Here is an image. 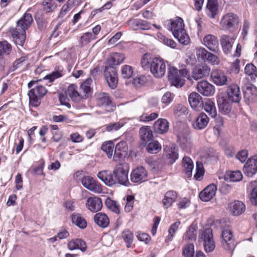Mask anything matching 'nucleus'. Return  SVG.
<instances>
[{
	"label": "nucleus",
	"mask_w": 257,
	"mask_h": 257,
	"mask_svg": "<svg viewBox=\"0 0 257 257\" xmlns=\"http://www.w3.org/2000/svg\"><path fill=\"white\" fill-rule=\"evenodd\" d=\"M33 21L31 14L26 13L17 22L15 29L10 30L16 45L22 46L26 39V30L30 27Z\"/></svg>",
	"instance_id": "obj_1"
},
{
	"label": "nucleus",
	"mask_w": 257,
	"mask_h": 257,
	"mask_svg": "<svg viewBox=\"0 0 257 257\" xmlns=\"http://www.w3.org/2000/svg\"><path fill=\"white\" fill-rule=\"evenodd\" d=\"M41 81H31L28 84V87L30 88L28 92L30 104L34 107L38 106L41 103V98L47 93V89L42 85L39 84Z\"/></svg>",
	"instance_id": "obj_2"
},
{
	"label": "nucleus",
	"mask_w": 257,
	"mask_h": 257,
	"mask_svg": "<svg viewBox=\"0 0 257 257\" xmlns=\"http://www.w3.org/2000/svg\"><path fill=\"white\" fill-rule=\"evenodd\" d=\"M168 77L171 85L181 88L185 84V78L188 74L186 69H178L174 66L168 69Z\"/></svg>",
	"instance_id": "obj_3"
},
{
	"label": "nucleus",
	"mask_w": 257,
	"mask_h": 257,
	"mask_svg": "<svg viewBox=\"0 0 257 257\" xmlns=\"http://www.w3.org/2000/svg\"><path fill=\"white\" fill-rule=\"evenodd\" d=\"M198 240L203 242L204 249L206 252H210L214 250L215 244L211 228L200 230Z\"/></svg>",
	"instance_id": "obj_4"
},
{
	"label": "nucleus",
	"mask_w": 257,
	"mask_h": 257,
	"mask_svg": "<svg viewBox=\"0 0 257 257\" xmlns=\"http://www.w3.org/2000/svg\"><path fill=\"white\" fill-rule=\"evenodd\" d=\"M130 169L129 165L127 163H120L115 166L113 174L116 179V183L125 186H127L129 184L128 173Z\"/></svg>",
	"instance_id": "obj_5"
},
{
	"label": "nucleus",
	"mask_w": 257,
	"mask_h": 257,
	"mask_svg": "<svg viewBox=\"0 0 257 257\" xmlns=\"http://www.w3.org/2000/svg\"><path fill=\"white\" fill-rule=\"evenodd\" d=\"M150 68L151 73L155 77L160 78L166 73V66L162 58L155 57L151 61Z\"/></svg>",
	"instance_id": "obj_6"
},
{
	"label": "nucleus",
	"mask_w": 257,
	"mask_h": 257,
	"mask_svg": "<svg viewBox=\"0 0 257 257\" xmlns=\"http://www.w3.org/2000/svg\"><path fill=\"white\" fill-rule=\"evenodd\" d=\"M239 22V18L236 14L229 13L222 17L220 24L223 28L232 31L237 28Z\"/></svg>",
	"instance_id": "obj_7"
},
{
	"label": "nucleus",
	"mask_w": 257,
	"mask_h": 257,
	"mask_svg": "<svg viewBox=\"0 0 257 257\" xmlns=\"http://www.w3.org/2000/svg\"><path fill=\"white\" fill-rule=\"evenodd\" d=\"M221 245L226 250L232 251L235 247V243L233 238L232 231L229 229H224L222 231Z\"/></svg>",
	"instance_id": "obj_8"
},
{
	"label": "nucleus",
	"mask_w": 257,
	"mask_h": 257,
	"mask_svg": "<svg viewBox=\"0 0 257 257\" xmlns=\"http://www.w3.org/2000/svg\"><path fill=\"white\" fill-rule=\"evenodd\" d=\"M81 183L85 188L95 193L102 192V185L90 176H84L81 180Z\"/></svg>",
	"instance_id": "obj_9"
},
{
	"label": "nucleus",
	"mask_w": 257,
	"mask_h": 257,
	"mask_svg": "<svg viewBox=\"0 0 257 257\" xmlns=\"http://www.w3.org/2000/svg\"><path fill=\"white\" fill-rule=\"evenodd\" d=\"M148 178V172L142 166L136 167L131 174V180L136 183H141L146 181Z\"/></svg>",
	"instance_id": "obj_10"
},
{
	"label": "nucleus",
	"mask_w": 257,
	"mask_h": 257,
	"mask_svg": "<svg viewBox=\"0 0 257 257\" xmlns=\"http://www.w3.org/2000/svg\"><path fill=\"white\" fill-rule=\"evenodd\" d=\"M104 75L109 87L111 89L115 88L117 84V75L115 68L112 66L106 67Z\"/></svg>",
	"instance_id": "obj_11"
},
{
	"label": "nucleus",
	"mask_w": 257,
	"mask_h": 257,
	"mask_svg": "<svg viewBox=\"0 0 257 257\" xmlns=\"http://www.w3.org/2000/svg\"><path fill=\"white\" fill-rule=\"evenodd\" d=\"M197 91L204 96H212L215 93V87L207 81H201L197 83Z\"/></svg>",
	"instance_id": "obj_12"
},
{
	"label": "nucleus",
	"mask_w": 257,
	"mask_h": 257,
	"mask_svg": "<svg viewBox=\"0 0 257 257\" xmlns=\"http://www.w3.org/2000/svg\"><path fill=\"white\" fill-rule=\"evenodd\" d=\"M244 174L251 177L257 172V156L249 158L245 164L243 168Z\"/></svg>",
	"instance_id": "obj_13"
},
{
	"label": "nucleus",
	"mask_w": 257,
	"mask_h": 257,
	"mask_svg": "<svg viewBox=\"0 0 257 257\" xmlns=\"http://www.w3.org/2000/svg\"><path fill=\"white\" fill-rule=\"evenodd\" d=\"M211 77L213 82L219 86L227 84L230 80L223 71L217 69L212 71Z\"/></svg>",
	"instance_id": "obj_14"
},
{
	"label": "nucleus",
	"mask_w": 257,
	"mask_h": 257,
	"mask_svg": "<svg viewBox=\"0 0 257 257\" xmlns=\"http://www.w3.org/2000/svg\"><path fill=\"white\" fill-rule=\"evenodd\" d=\"M243 97L245 102L249 104L257 99L256 88L252 84H248L246 86L243 90Z\"/></svg>",
	"instance_id": "obj_15"
},
{
	"label": "nucleus",
	"mask_w": 257,
	"mask_h": 257,
	"mask_svg": "<svg viewBox=\"0 0 257 257\" xmlns=\"http://www.w3.org/2000/svg\"><path fill=\"white\" fill-rule=\"evenodd\" d=\"M97 105L104 108L112 106V102L109 95L105 92H98L95 94Z\"/></svg>",
	"instance_id": "obj_16"
},
{
	"label": "nucleus",
	"mask_w": 257,
	"mask_h": 257,
	"mask_svg": "<svg viewBox=\"0 0 257 257\" xmlns=\"http://www.w3.org/2000/svg\"><path fill=\"white\" fill-rule=\"evenodd\" d=\"M231 100L227 96H220L217 99L219 111L224 114H228L231 110Z\"/></svg>",
	"instance_id": "obj_17"
},
{
	"label": "nucleus",
	"mask_w": 257,
	"mask_h": 257,
	"mask_svg": "<svg viewBox=\"0 0 257 257\" xmlns=\"http://www.w3.org/2000/svg\"><path fill=\"white\" fill-rule=\"evenodd\" d=\"M127 146L125 142L122 141L117 143L114 151L113 160L118 161L124 158L127 154Z\"/></svg>",
	"instance_id": "obj_18"
},
{
	"label": "nucleus",
	"mask_w": 257,
	"mask_h": 257,
	"mask_svg": "<svg viewBox=\"0 0 257 257\" xmlns=\"http://www.w3.org/2000/svg\"><path fill=\"white\" fill-rule=\"evenodd\" d=\"M227 96L231 102H239L241 99L239 87L236 84H233L228 86L227 89Z\"/></svg>",
	"instance_id": "obj_19"
},
{
	"label": "nucleus",
	"mask_w": 257,
	"mask_h": 257,
	"mask_svg": "<svg viewBox=\"0 0 257 257\" xmlns=\"http://www.w3.org/2000/svg\"><path fill=\"white\" fill-rule=\"evenodd\" d=\"M110 171L104 170L98 172L97 177L106 185L112 186L116 183V179Z\"/></svg>",
	"instance_id": "obj_20"
},
{
	"label": "nucleus",
	"mask_w": 257,
	"mask_h": 257,
	"mask_svg": "<svg viewBox=\"0 0 257 257\" xmlns=\"http://www.w3.org/2000/svg\"><path fill=\"white\" fill-rule=\"evenodd\" d=\"M216 186L214 184L208 185L199 194L200 199L205 202L210 200L215 196L216 192Z\"/></svg>",
	"instance_id": "obj_21"
},
{
	"label": "nucleus",
	"mask_w": 257,
	"mask_h": 257,
	"mask_svg": "<svg viewBox=\"0 0 257 257\" xmlns=\"http://www.w3.org/2000/svg\"><path fill=\"white\" fill-rule=\"evenodd\" d=\"M86 205L90 211L96 212L101 210L102 203L100 198L95 196L91 197L87 199Z\"/></svg>",
	"instance_id": "obj_22"
},
{
	"label": "nucleus",
	"mask_w": 257,
	"mask_h": 257,
	"mask_svg": "<svg viewBox=\"0 0 257 257\" xmlns=\"http://www.w3.org/2000/svg\"><path fill=\"white\" fill-rule=\"evenodd\" d=\"M234 38L228 35H224L221 37L220 43L223 52L225 54H231Z\"/></svg>",
	"instance_id": "obj_23"
},
{
	"label": "nucleus",
	"mask_w": 257,
	"mask_h": 257,
	"mask_svg": "<svg viewBox=\"0 0 257 257\" xmlns=\"http://www.w3.org/2000/svg\"><path fill=\"white\" fill-rule=\"evenodd\" d=\"M203 44L210 51L216 53L218 52V42L217 38L213 35L208 34L203 39Z\"/></svg>",
	"instance_id": "obj_24"
},
{
	"label": "nucleus",
	"mask_w": 257,
	"mask_h": 257,
	"mask_svg": "<svg viewBox=\"0 0 257 257\" xmlns=\"http://www.w3.org/2000/svg\"><path fill=\"white\" fill-rule=\"evenodd\" d=\"M210 71V68L206 65H197L193 70L192 77L195 80L201 79L208 76Z\"/></svg>",
	"instance_id": "obj_25"
},
{
	"label": "nucleus",
	"mask_w": 257,
	"mask_h": 257,
	"mask_svg": "<svg viewBox=\"0 0 257 257\" xmlns=\"http://www.w3.org/2000/svg\"><path fill=\"white\" fill-rule=\"evenodd\" d=\"M166 23L168 29L172 32L173 35L175 32H179L184 29L183 20L181 18L177 17L175 20H168Z\"/></svg>",
	"instance_id": "obj_26"
},
{
	"label": "nucleus",
	"mask_w": 257,
	"mask_h": 257,
	"mask_svg": "<svg viewBox=\"0 0 257 257\" xmlns=\"http://www.w3.org/2000/svg\"><path fill=\"white\" fill-rule=\"evenodd\" d=\"M128 24L134 30H146L151 29V24L147 21L140 19H131L128 21Z\"/></svg>",
	"instance_id": "obj_27"
},
{
	"label": "nucleus",
	"mask_w": 257,
	"mask_h": 257,
	"mask_svg": "<svg viewBox=\"0 0 257 257\" xmlns=\"http://www.w3.org/2000/svg\"><path fill=\"white\" fill-rule=\"evenodd\" d=\"M229 210L231 213L237 216L243 213L245 210V205L241 201L235 200L229 205Z\"/></svg>",
	"instance_id": "obj_28"
},
{
	"label": "nucleus",
	"mask_w": 257,
	"mask_h": 257,
	"mask_svg": "<svg viewBox=\"0 0 257 257\" xmlns=\"http://www.w3.org/2000/svg\"><path fill=\"white\" fill-rule=\"evenodd\" d=\"M67 247L70 250L80 249L82 252L86 250L87 246L85 242L80 238L73 239L67 244Z\"/></svg>",
	"instance_id": "obj_29"
},
{
	"label": "nucleus",
	"mask_w": 257,
	"mask_h": 257,
	"mask_svg": "<svg viewBox=\"0 0 257 257\" xmlns=\"http://www.w3.org/2000/svg\"><path fill=\"white\" fill-rule=\"evenodd\" d=\"M188 101L191 107L196 109L201 107L203 104L202 97L197 92H192L188 96Z\"/></svg>",
	"instance_id": "obj_30"
},
{
	"label": "nucleus",
	"mask_w": 257,
	"mask_h": 257,
	"mask_svg": "<svg viewBox=\"0 0 257 257\" xmlns=\"http://www.w3.org/2000/svg\"><path fill=\"white\" fill-rule=\"evenodd\" d=\"M209 122V117L204 112L199 113L193 123V126L195 129L201 130L204 128Z\"/></svg>",
	"instance_id": "obj_31"
},
{
	"label": "nucleus",
	"mask_w": 257,
	"mask_h": 257,
	"mask_svg": "<svg viewBox=\"0 0 257 257\" xmlns=\"http://www.w3.org/2000/svg\"><path fill=\"white\" fill-rule=\"evenodd\" d=\"M67 94L73 101L79 102L83 98L81 92H78L77 90V86L73 84H70L68 87Z\"/></svg>",
	"instance_id": "obj_32"
},
{
	"label": "nucleus",
	"mask_w": 257,
	"mask_h": 257,
	"mask_svg": "<svg viewBox=\"0 0 257 257\" xmlns=\"http://www.w3.org/2000/svg\"><path fill=\"white\" fill-rule=\"evenodd\" d=\"M206 13L211 18H215L218 13V5L217 0H208L206 6Z\"/></svg>",
	"instance_id": "obj_33"
},
{
	"label": "nucleus",
	"mask_w": 257,
	"mask_h": 257,
	"mask_svg": "<svg viewBox=\"0 0 257 257\" xmlns=\"http://www.w3.org/2000/svg\"><path fill=\"white\" fill-rule=\"evenodd\" d=\"M169 122L164 118H159L154 124L155 131L159 134L166 133L169 130Z\"/></svg>",
	"instance_id": "obj_34"
},
{
	"label": "nucleus",
	"mask_w": 257,
	"mask_h": 257,
	"mask_svg": "<svg viewBox=\"0 0 257 257\" xmlns=\"http://www.w3.org/2000/svg\"><path fill=\"white\" fill-rule=\"evenodd\" d=\"M139 134L141 140L146 143L150 141L153 138V132L149 126H144L141 127Z\"/></svg>",
	"instance_id": "obj_35"
},
{
	"label": "nucleus",
	"mask_w": 257,
	"mask_h": 257,
	"mask_svg": "<svg viewBox=\"0 0 257 257\" xmlns=\"http://www.w3.org/2000/svg\"><path fill=\"white\" fill-rule=\"evenodd\" d=\"M177 198V193L172 190L167 191L163 200L164 207L166 208L170 207L174 202Z\"/></svg>",
	"instance_id": "obj_36"
},
{
	"label": "nucleus",
	"mask_w": 257,
	"mask_h": 257,
	"mask_svg": "<svg viewBox=\"0 0 257 257\" xmlns=\"http://www.w3.org/2000/svg\"><path fill=\"white\" fill-rule=\"evenodd\" d=\"M204 110L207 112L211 117L215 118L217 116V111L215 104L210 99H207L203 103L202 105Z\"/></svg>",
	"instance_id": "obj_37"
},
{
	"label": "nucleus",
	"mask_w": 257,
	"mask_h": 257,
	"mask_svg": "<svg viewBox=\"0 0 257 257\" xmlns=\"http://www.w3.org/2000/svg\"><path fill=\"white\" fill-rule=\"evenodd\" d=\"M94 222L99 226L105 228L109 223V219L107 216L103 213H96L94 217Z\"/></svg>",
	"instance_id": "obj_38"
},
{
	"label": "nucleus",
	"mask_w": 257,
	"mask_h": 257,
	"mask_svg": "<svg viewBox=\"0 0 257 257\" xmlns=\"http://www.w3.org/2000/svg\"><path fill=\"white\" fill-rule=\"evenodd\" d=\"M183 170L186 176L189 178L192 176V171L194 168L192 160L188 157H184L182 160Z\"/></svg>",
	"instance_id": "obj_39"
},
{
	"label": "nucleus",
	"mask_w": 257,
	"mask_h": 257,
	"mask_svg": "<svg viewBox=\"0 0 257 257\" xmlns=\"http://www.w3.org/2000/svg\"><path fill=\"white\" fill-rule=\"evenodd\" d=\"M164 151L169 163L173 164L178 159V154L175 148L166 147Z\"/></svg>",
	"instance_id": "obj_40"
},
{
	"label": "nucleus",
	"mask_w": 257,
	"mask_h": 257,
	"mask_svg": "<svg viewBox=\"0 0 257 257\" xmlns=\"http://www.w3.org/2000/svg\"><path fill=\"white\" fill-rule=\"evenodd\" d=\"M198 226L197 224L192 223L187 230L184 238L186 240H196L197 237V230Z\"/></svg>",
	"instance_id": "obj_41"
},
{
	"label": "nucleus",
	"mask_w": 257,
	"mask_h": 257,
	"mask_svg": "<svg viewBox=\"0 0 257 257\" xmlns=\"http://www.w3.org/2000/svg\"><path fill=\"white\" fill-rule=\"evenodd\" d=\"M96 39V36H95L91 32L85 33L80 37L79 40V45L82 47H84Z\"/></svg>",
	"instance_id": "obj_42"
},
{
	"label": "nucleus",
	"mask_w": 257,
	"mask_h": 257,
	"mask_svg": "<svg viewBox=\"0 0 257 257\" xmlns=\"http://www.w3.org/2000/svg\"><path fill=\"white\" fill-rule=\"evenodd\" d=\"M71 219L72 222L80 228H85L87 226L85 220L78 213H74L72 214Z\"/></svg>",
	"instance_id": "obj_43"
},
{
	"label": "nucleus",
	"mask_w": 257,
	"mask_h": 257,
	"mask_svg": "<svg viewBox=\"0 0 257 257\" xmlns=\"http://www.w3.org/2000/svg\"><path fill=\"white\" fill-rule=\"evenodd\" d=\"M174 36L182 45H187L190 43V38L185 29L179 32H175Z\"/></svg>",
	"instance_id": "obj_44"
},
{
	"label": "nucleus",
	"mask_w": 257,
	"mask_h": 257,
	"mask_svg": "<svg viewBox=\"0 0 257 257\" xmlns=\"http://www.w3.org/2000/svg\"><path fill=\"white\" fill-rule=\"evenodd\" d=\"M125 57L123 54L119 53H113L108 60L110 65H117L122 62Z\"/></svg>",
	"instance_id": "obj_45"
},
{
	"label": "nucleus",
	"mask_w": 257,
	"mask_h": 257,
	"mask_svg": "<svg viewBox=\"0 0 257 257\" xmlns=\"http://www.w3.org/2000/svg\"><path fill=\"white\" fill-rule=\"evenodd\" d=\"M91 82V79H87L80 85V92L82 93L83 98L88 97L91 95V88L90 85Z\"/></svg>",
	"instance_id": "obj_46"
},
{
	"label": "nucleus",
	"mask_w": 257,
	"mask_h": 257,
	"mask_svg": "<svg viewBox=\"0 0 257 257\" xmlns=\"http://www.w3.org/2000/svg\"><path fill=\"white\" fill-rule=\"evenodd\" d=\"M249 187L251 189L250 193V201L252 204L257 205V181L250 182Z\"/></svg>",
	"instance_id": "obj_47"
},
{
	"label": "nucleus",
	"mask_w": 257,
	"mask_h": 257,
	"mask_svg": "<svg viewBox=\"0 0 257 257\" xmlns=\"http://www.w3.org/2000/svg\"><path fill=\"white\" fill-rule=\"evenodd\" d=\"M194 245L189 243L185 245L182 248V257H194Z\"/></svg>",
	"instance_id": "obj_48"
},
{
	"label": "nucleus",
	"mask_w": 257,
	"mask_h": 257,
	"mask_svg": "<svg viewBox=\"0 0 257 257\" xmlns=\"http://www.w3.org/2000/svg\"><path fill=\"white\" fill-rule=\"evenodd\" d=\"M157 38L160 42L166 46H169L172 48H175L176 47V43L172 39L166 37L162 33H158L157 34Z\"/></svg>",
	"instance_id": "obj_49"
},
{
	"label": "nucleus",
	"mask_w": 257,
	"mask_h": 257,
	"mask_svg": "<svg viewBox=\"0 0 257 257\" xmlns=\"http://www.w3.org/2000/svg\"><path fill=\"white\" fill-rule=\"evenodd\" d=\"M42 4L44 10L47 13L52 12L57 8V5L55 0H43Z\"/></svg>",
	"instance_id": "obj_50"
},
{
	"label": "nucleus",
	"mask_w": 257,
	"mask_h": 257,
	"mask_svg": "<svg viewBox=\"0 0 257 257\" xmlns=\"http://www.w3.org/2000/svg\"><path fill=\"white\" fill-rule=\"evenodd\" d=\"M121 237L126 242L127 247H131L134 239L133 232L128 229H125L122 232Z\"/></svg>",
	"instance_id": "obj_51"
},
{
	"label": "nucleus",
	"mask_w": 257,
	"mask_h": 257,
	"mask_svg": "<svg viewBox=\"0 0 257 257\" xmlns=\"http://www.w3.org/2000/svg\"><path fill=\"white\" fill-rule=\"evenodd\" d=\"M101 150L104 152L109 158H111L114 154V145L111 142L104 143L101 147Z\"/></svg>",
	"instance_id": "obj_52"
},
{
	"label": "nucleus",
	"mask_w": 257,
	"mask_h": 257,
	"mask_svg": "<svg viewBox=\"0 0 257 257\" xmlns=\"http://www.w3.org/2000/svg\"><path fill=\"white\" fill-rule=\"evenodd\" d=\"M180 224V222L177 221L173 223L170 227L169 229L168 232H169V235L166 237L165 239V241L166 242H169L172 240L174 235L177 230Z\"/></svg>",
	"instance_id": "obj_53"
},
{
	"label": "nucleus",
	"mask_w": 257,
	"mask_h": 257,
	"mask_svg": "<svg viewBox=\"0 0 257 257\" xmlns=\"http://www.w3.org/2000/svg\"><path fill=\"white\" fill-rule=\"evenodd\" d=\"M105 205L108 208L115 213H119V206L117 203L110 198H107L105 202Z\"/></svg>",
	"instance_id": "obj_54"
},
{
	"label": "nucleus",
	"mask_w": 257,
	"mask_h": 257,
	"mask_svg": "<svg viewBox=\"0 0 257 257\" xmlns=\"http://www.w3.org/2000/svg\"><path fill=\"white\" fill-rule=\"evenodd\" d=\"M148 152L151 154H156L161 150V146L157 141H153L147 146Z\"/></svg>",
	"instance_id": "obj_55"
},
{
	"label": "nucleus",
	"mask_w": 257,
	"mask_h": 257,
	"mask_svg": "<svg viewBox=\"0 0 257 257\" xmlns=\"http://www.w3.org/2000/svg\"><path fill=\"white\" fill-rule=\"evenodd\" d=\"M11 51V46L7 41L0 42V57L9 55Z\"/></svg>",
	"instance_id": "obj_56"
},
{
	"label": "nucleus",
	"mask_w": 257,
	"mask_h": 257,
	"mask_svg": "<svg viewBox=\"0 0 257 257\" xmlns=\"http://www.w3.org/2000/svg\"><path fill=\"white\" fill-rule=\"evenodd\" d=\"M178 140L179 141L180 146L183 149H186L189 147L190 145V138L188 137L187 135H179Z\"/></svg>",
	"instance_id": "obj_57"
},
{
	"label": "nucleus",
	"mask_w": 257,
	"mask_h": 257,
	"mask_svg": "<svg viewBox=\"0 0 257 257\" xmlns=\"http://www.w3.org/2000/svg\"><path fill=\"white\" fill-rule=\"evenodd\" d=\"M228 176L231 181L238 182L242 180L243 176L239 171H230L228 173Z\"/></svg>",
	"instance_id": "obj_58"
},
{
	"label": "nucleus",
	"mask_w": 257,
	"mask_h": 257,
	"mask_svg": "<svg viewBox=\"0 0 257 257\" xmlns=\"http://www.w3.org/2000/svg\"><path fill=\"white\" fill-rule=\"evenodd\" d=\"M133 74L132 67L129 65H124L121 68V75L124 79L131 78Z\"/></svg>",
	"instance_id": "obj_59"
},
{
	"label": "nucleus",
	"mask_w": 257,
	"mask_h": 257,
	"mask_svg": "<svg viewBox=\"0 0 257 257\" xmlns=\"http://www.w3.org/2000/svg\"><path fill=\"white\" fill-rule=\"evenodd\" d=\"M209 52L203 47H197L196 49V54L198 59L205 60Z\"/></svg>",
	"instance_id": "obj_60"
},
{
	"label": "nucleus",
	"mask_w": 257,
	"mask_h": 257,
	"mask_svg": "<svg viewBox=\"0 0 257 257\" xmlns=\"http://www.w3.org/2000/svg\"><path fill=\"white\" fill-rule=\"evenodd\" d=\"M75 6L72 3H70V0H68L67 3L62 6L60 15L63 17Z\"/></svg>",
	"instance_id": "obj_61"
},
{
	"label": "nucleus",
	"mask_w": 257,
	"mask_h": 257,
	"mask_svg": "<svg viewBox=\"0 0 257 257\" xmlns=\"http://www.w3.org/2000/svg\"><path fill=\"white\" fill-rule=\"evenodd\" d=\"M174 113L178 116H180L183 114H187V107L182 104L177 105L174 109Z\"/></svg>",
	"instance_id": "obj_62"
},
{
	"label": "nucleus",
	"mask_w": 257,
	"mask_h": 257,
	"mask_svg": "<svg viewBox=\"0 0 257 257\" xmlns=\"http://www.w3.org/2000/svg\"><path fill=\"white\" fill-rule=\"evenodd\" d=\"M135 197L133 195H128L126 197V203L124 207V210L125 212H130L134 206Z\"/></svg>",
	"instance_id": "obj_63"
},
{
	"label": "nucleus",
	"mask_w": 257,
	"mask_h": 257,
	"mask_svg": "<svg viewBox=\"0 0 257 257\" xmlns=\"http://www.w3.org/2000/svg\"><path fill=\"white\" fill-rule=\"evenodd\" d=\"M244 72L245 74L248 76H251L256 74V67L252 63L247 64L244 68Z\"/></svg>",
	"instance_id": "obj_64"
}]
</instances>
